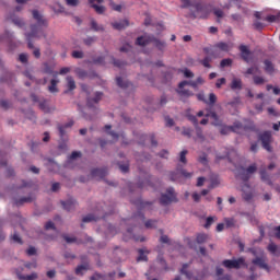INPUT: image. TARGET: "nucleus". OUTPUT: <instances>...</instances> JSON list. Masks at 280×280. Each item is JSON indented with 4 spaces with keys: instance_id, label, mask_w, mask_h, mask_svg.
I'll return each mask as SVG.
<instances>
[{
    "instance_id": "1",
    "label": "nucleus",
    "mask_w": 280,
    "mask_h": 280,
    "mask_svg": "<svg viewBox=\"0 0 280 280\" xmlns=\"http://www.w3.org/2000/svg\"><path fill=\"white\" fill-rule=\"evenodd\" d=\"M33 19L36 20V24L31 25V32L25 33L26 40H27V47L28 49L33 50V56L35 58H40V48H35L34 43H32V38H40V36H45V33L43 32V27H47L49 25V22L43 18V14L38 12V10L32 11Z\"/></svg>"
},
{
    "instance_id": "2",
    "label": "nucleus",
    "mask_w": 280,
    "mask_h": 280,
    "mask_svg": "<svg viewBox=\"0 0 280 280\" xmlns=\"http://www.w3.org/2000/svg\"><path fill=\"white\" fill-rule=\"evenodd\" d=\"M190 8V18L191 19H207L209 16V9L200 2H192Z\"/></svg>"
},
{
    "instance_id": "3",
    "label": "nucleus",
    "mask_w": 280,
    "mask_h": 280,
    "mask_svg": "<svg viewBox=\"0 0 280 280\" xmlns=\"http://www.w3.org/2000/svg\"><path fill=\"white\" fill-rule=\"evenodd\" d=\"M150 43H155V47L160 49V51L165 49V42H161L154 36H140L136 39V45H139L140 47H145V45H150Z\"/></svg>"
},
{
    "instance_id": "4",
    "label": "nucleus",
    "mask_w": 280,
    "mask_h": 280,
    "mask_svg": "<svg viewBox=\"0 0 280 280\" xmlns=\"http://www.w3.org/2000/svg\"><path fill=\"white\" fill-rule=\"evenodd\" d=\"M222 266L228 268V270H240V268H244V266H246V259L244 257H240L237 259H225L222 261Z\"/></svg>"
},
{
    "instance_id": "5",
    "label": "nucleus",
    "mask_w": 280,
    "mask_h": 280,
    "mask_svg": "<svg viewBox=\"0 0 280 280\" xmlns=\"http://www.w3.org/2000/svg\"><path fill=\"white\" fill-rule=\"evenodd\" d=\"M257 172V164H252L247 168H244L243 166L238 168L237 176L243 180L244 183H248L250 180V174H255Z\"/></svg>"
},
{
    "instance_id": "6",
    "label": "nucleus",
    "mask_w": 280,
    "mask_h": 280,
    "mask_svg": "<svg viewBox=\"0 0 280 280\" xmlns=\"http://www.w3.org/2000/svg\"><path fill=\"white\" fill-rule=\"evenodd\" d=\"M259 140L262 143V148L267 150V152H272V147L270 143H272V132L271 131H265L259 135Z\"/></svg>"
},
{
    "instance_id": "7",
    "label": "nucleus",
    "mask_w": 280,
    "mask_h": 280,
    "mask_svg": "<svg viewBox=\"0 0 280 280\" xmlns=\"http://www.w3.org/2000/svg\"><path fill=\"white\" fill-rule=\"evenodd\" d=\"M166 194H163L160 198V205H170V202H176V195L174 194V188L170 187L166 189Z\"/></svg>"
},
{
    "instance_id": "8",
    "label": "nucleus",
    "mask_w": 280,
    "mask_h": 280,
    "mask_svg": "<svg viewBox=\"0 0 280 280\" xmlns=\"http://www.w3.org/2000/svg\"><path fill=\"white\" fill-rule=\"evenodd\" d=\"M104 0H89V4L93 10H95L96 14H104L106 12V7L102 5Z\"/></svg>"
},
{
    "instance_id": "9",
    "label": "nucleus",
    "mask_w": 280,
    "mask_h": 280,
    "mask_svg": "<svg viewBox=\"0 0 280 280\" xmlns=\"http://www.w3.org/2000/svg\"><path fill=\"white\" fill-rule=\"evenodd\" d=\"M238 49L241 51L242 60H244V62H250V57L253 54L250 52V49H248V46L243 44L238 47Z\"/></svg>"
},
{
    "instance_id": "10",
    "label": "nucleus",
    "mask_w": 280,
    "mask_h": 280,
    "mask_svg": "<svg viewBox=\"0 0 280 280\" xmlns=\"http://www.w3.org/2000/svg\"><path fill=\"white\" fill-rule=\"evenodd\" d=\"M107 175H108V168H93L91 171L92 178L101 179V178H105V176Z\"/></svg>"
},
{
    "instance_id": "11",
    "label": "nucleus",
    "mask_w": 280,
    "mask_h": 280,
    "mask_svg": "<svg viewBox=\"0 0 280 280\" xmlns=\"http://www.w3.org/2000/svg\"><path fill=\"white\" fill-rule=\"evenodd\" d=\"M252 264H254V266H259L262 270H266L267 272H270V266L266 264V260H264V258L257 257L252 260Z\"/></svg>"
},
{
    "instance_id": "12",
    "label": "nucleus",
    "mask_w": 280,
    "mask_h": 280,
    "mask_svg": "<svg viewBox=\"0 0 280 280\" xmlns=\"http://www.w3.org/2000/svg\"><path fill=\"white\" fill-rule=\"evenodd\" d=\"M102 97H104V93L102 92H96L95 93V97L93 98H88V106L89 108H93V104H100V102L102 101Z\"/></svg>"
},
{
    "instance_id": "13",
    "label": "nucleus",
    "mask_w": 280,
    "mask_h": 280,
    "mask_svg": "<svg viewBox=\"0 0 280 280\" xmlns=\"http://www.w3.org/2000/svg\"><path fill=\"white\" fill-rule=\"evenodd\" d=\"M61 205L66 211H73L75 209V199L70 198L67 201H61Z\"/></svg>"
},
{
    "instance_id": "14",
    "label": "nucleus",
    "mask_w": 280,
    "mask_h": 280,
    "mask_svg": "<svg viewBox=\"0 0 280 280\" xmlns=\"http://www.w3.org/2000/svg\"><path fill=\"white\" fill-rule=\"evenodd\" d=\"M128 25H130V22L128 20H121L119 22L112 23V26L114 27V30H119V31L126 30Z\"/></svg>"
},
{
    "instance_id": "15",
    "label": "nucleus",
    "mask_w": 280,
    "mask_h": 280,
    "mask_svg": "<svg viewBox=\"0 0 280 280\" xmlns=\"http://www.w3.org/2000/svg\"><path fill=\"white\" fill-rule=\"evenodd\" d=\"M260 179L262 180V183H267V185H269L270 187H272V179H270V175L268 174V172L266 171V168H262L260 171Z\"/></svg>"
},
{
    "instance_id": "16",
    "label": "nucleus",
    "mask_w": 280,
    "mask_h": 280,
    "mask_svg": "<svg viewBox=\"0 0 280 280\" xmlns=\"http://www.w3.org/2000/svg\"><path fill=\"white\" fill-rule=\"evenodd\" d=\"M264 65H265L266 73H268L269 75H272V73H275V65L272 63V61H270L269 59H266L264 61Z\"/></svg>"
},
{
    "instance_id": "17",
    "label": "nucleus",
    "mask_w": 280,
    "mask_h": 280,
    "mask_svg": "<svg viewBox=\"0 0 280 280\" xmlns=\"http://www.w3.org/2000/svg\"><path fill=\"white\" fill-rule=\"evenodd\" d=\"M232 91H242V79L234 78L231 83Z\"/></svg>"
},
{
    "instance_id": "18",
    "label": "nucleus",
    "mask_w": 280,
    "mask_h": 280,
    "mask_svg": "<svg viewBox=\"0 0 280 280\" xmlns=\"http://www.w3.org/2000/svg\"><path fill=\"white\" fill-rule=\"evenodd\" d=\"M206 117H210V119L213 120V126H220V124H222V121L220 120V118L218 117V114H215V112H211L210 114H207Z\"/></svg>"
},
{
    "instance_id": "19",
    "label": "nucleus",
    "mask_w": 280,
    "mask_h": 280,
    "mask_svg": "<svg viewBox=\"0 0 280 280\" xmlns=\"http://www.w3.org/2000/svg\"><path fill=\"white\" fill-rule=\"evenodd\" d=\"M86 270H89V264L79 265L75 268V275H80L82 277Z\"/></svg>"
},
{
    "instance_id": "20",
    "label": "nucleus",
    "mask_w": 280,
    "mask_h": 280,
    "mask_svg": "<svg viewBox=\"0 0 280 280\" xmlns=\"http://www.w3.org/2000/svg\"><path fill=\"white\" fill-rule=\"evenodd\" d=\"M48 91L49 93H58V80L51 79Z\"/></svg>"
},
{
    "instance_id": "21",
    "label": "nucleus",
    "mask_w": 280,
    "mask_h": 280,
    "mask_svg": "<svg viewBox=\"0 0 280 280\" xmlns=\"http://www.w3.org/2000/svg\"><path fill=\"white\" fill-rule=\"evenodd\" d=\"M116 84L120 89H128L130 86V83L127 81H124L121 77L116 78Z\"/></svg>"
},
{
    "instance_id": "22",
    "label": "nucleus",
    "mask_w": 280,
    "mask_h": 280,
    "mask_svg": "<svg viewBox=\"0 0 280 280\" xmlns=\"http://www.w3.org/2000/svg\"><path fill=\"white\" fill-rule=\"evenodd\" d=\"M73 126V120H70L68 124L66 125H61L59 126V135L60 137H65V130H67V128H71Z\"/></svg>"
},
{
    "instance_id": "23",
    "label": "nucleus",
    "mask_w": 280,
    "mask_h": 280,
    "mask_svg": "<svg viewBox=\"0 0 280 280\" xmlns=\"http://www.w3.org/2000/svg\"><path fill=\"white\" fill-rule=\"evenodd\" d=\"M10 21H12V23H14V25H18V27H23L25 25V23L23 22L22 19L16 18L14 15H11L10 18H8Z\"/></svg>"
},
{
    "instance_id": "24",
    "label": "nucleus",
    "mask_w": 280,
    "mask_h": 280,
    "mask_svg": "<svg viewBox=\"0 0 280 280\" xmlns=\"http://www.w3.org/2000/svg\"><path fill=\"white\" fill-rule=\"evenodd\" d=\"M209 240V235L205 233H199L197 234L196 242L197 244H205Z\"/></svg>"
},
{
    "instance_id": "25",
    "label": "nucleus",
    "mask_w": 280,
    "mask_h": 280,
    "mask_svg": "<svg viewBox=\"0 0 280 280\" xmlns=\"http://www.w3.org/2000/svg\"><path fill=\"white\" fill-rule=\"evenodd\" d=\"M177 93L180 95V97H194V92L189 90L179 89Z\"/></svg>"
},
{
    "instance_id": "26",
    "label": "nucleus",
    "mask_w": 280,
    "mask_h": 280,
    "mask_svg": "<svg viewBox=\"0 0 280 280\" xmlns=\"http://www.w3.org/2000/svg\"><path fill=\"white\" fill-rule=\"evenodd\" d=\"M214 47L217 49H220L221 51H229L231 49V47L229 46V44L221 42L214 45Z\"/></svg>"
},
{
    "instance_id": "27",
    "label": "nucleus",
    "mask_w": 280,
    "mask_h": 280,
    "mask_svg": "<svg viewBox=\"0 0 280 280\" xmlns=\"http://www.w3.org/2000/svg\"><path fill=\"white\" fill-rule=\"evenodd\" d=\"M102 217H96L95 214H88L82 219V222H97Z\"/></svg>"
},
{
    "instance_id": "28",
    "label": "nucleus",
    "mask_w": 280,
    "mask_h": 280,
    "mask_svg": "<svg viewBox=\"0 0 280 280\" xmlns=\"http://www.w3.org/2000/svg\"><path fill=\"white\" fill-rule=\"evenodd\" d=\"M91 28H92L94 32H104V26L98 25L95 20H92V21H91Z\"/></svg>"
},
{
    "instance_id": "29",
    "label": "nucleus",
    "mask_w": 280,
    "mask_h": 280,
    "mask_svg": "<svg viewBox=\"0 0 280 280\" xmlns=\"http://www.w3.org/2000/svg\"><path fill=\"white\" fill-rule=\"evenodd\" d=\"M32 200H34V198L32 197H23L19 200L14 201V205H16V207H21V205H23L24 202H32Z\"/></svg>"
},
{
    "instance_id": "30",
    "label": "nucleus",
    "mask_w": 280,
    "mask_h": 280,
    "mask_svg": "<svg viewBox=\"0 0 280 280\" xmlns=\"http://www.w3.org/2000/svg\"><path fill=\"white\" fill-rule=\"evenodd\" d=\"M253 81H254V84H256V86H259L261 84H266V79H264V77L254 75Z\"/></svg>"
},
{
    "instance_id": "31",
    "label": "nucleus",
    "mask_w": 280,
    "mask_h": 280,
    "mask_svg": "<svg viewBox=\"0 0 280 280\" xmlns=\"http://www.w3.org/2000/svg\"><path fill=\"white\" fill-rule=\"evenodd\" d=\"M67 86L69 91H74L75 89V80H73V77H67Z\"/></svg>"
},
{
    "instance_id": "32",
    "label": "nucleus",
    "mask_w": 280,
    "mask_h": 280,
    "mask_svg": "<svg viewBox=\"0 0 280 280\" xmlns=\"http://www.w3.org/2000/svg\"><path fill=\"white\" fill-rule=\"evenodd\" d=\"M158 220H148L144 223L145 229H156Z\"/></svg>"
},
{
    "instance_id": "33",
    "label": "nucleus",
    "mask_w": 280,
    "mask_h": 280,
    "mask_svg": "<svg viewBox=\"0 0 280 280\" xmlns=\"http://www.w3.org/2000/svg\"><path fill=\"white\" fill-rule=\"evenodd\" d=\"M19 279L20 280H34V279H38V275L37 273H32V275H28V276H22L20 275L19 276Z\"/></svg>"
},
{
    "instance_id": "34",
    "label": "nucleus",
    "mask_w": 280,
    "mask_h": 280,
    "mask_svg": "<svg viewBox=\"0 0 280 280\" xmlns=\"http://www.w3.org/2000/svg\"><path fill=\"white\" fill-rule=\"evenodd\" d=\"M187 153H188L187 150H183L179 153V161H180V163H184V165H187Z\"/></svg>"
},
{
    "instance_id": "35",
    "label": "nucleus",
    "mask_w": 280,
    "mask_h": 280,
    "mask_svg": "<svg viewBox=\"0 0 280 280\" xmlns=\"http://www.w3.org/2000/svg\"><path fill=\"white\" fill-rule=\"evenodd\" d=\"M109 7L112 8V10H114L115 12H121V4H117L115 3V1L109 0Z\"/></svg>"
},
{
    "instance_id": "36",
    "label": "nucleus",
    "mask_w": 280,
    "mask_h": 280,
    "mask_svg": "<svg viewBox=\"0 0 280 280\" xmlns=\"http://www.w3.org/2000/svg\"><path fill=\"white\" fill-rule=\"evenodd\" d=\"M220 185V179L218 176L211 178V184L209 186V189H215Z\"/></svg>"
},
{
    "instance_id": "37",
    "label": "nucleus",
    "mask_w": 280,
    "mask_h": 280,
    "mask_svg": "<svg viewBox=\"0 0 280 280\" xmlns=\"http://www.w3.org/2000/svg\"><path fill=\"white\" fill-rule=\"evenodd\" d=\"M279 247L277 246V244L275 243H270L267 247V250H269V253H271V255H277V249Z\"/></svg>"
},
{
    "instance_id": "38",
    "label": "nucleus",
    "mask_w": 280,
    "mask_h": 280,
    "mask_svg": "<svg viewBox=\"0 0 280 280\" xmlns=\"http://www.w3.org/2000/svg\"><path fill=\"white\" fill-rule=\"evenodd\" d=\"M178 174H180V176H184V178H191V176H194V173H188L186 170L183 168H177Z\"/></svg>"
},
{
    "instance_id": "39",
    "label": "nucleus",
    "mask_w": 280,
    "mask_h": 280,
    "mask_svg": "<svg viewBox=\"0 0 280 280\" xmlns=\"http://www.w3.org/2000/svg\"><path fill=\"white\" fill-rule=\"evenodd\" d=\"M259 72V68L250 67L246 70L245 75H255V73Z\"/></svg>"
},
{
    "instance_id": "40",
    "label": "nucleus",
    "mask_w": 280,
    "mask_h": 280,
    "mask_svg": "<svg viewBox=\"0 0 280 280\" xmlns=\"http://www.w3.org/2000/svg\"><path fill=\"white\" fill-rule=\"evenodd\" d=\"M201 65L206 67V69H211V58L206 57L201 60Z\"/></svg>"
},
{
    "instance_id": "41",
    "label": "nucleus",
    "mask_w": 280,
    "mask_h": 280,
    "mask_svg": "<svg viewBox=\"0 0 280 280\" xmlns=\"http://www.w3.org/2000/svg\"><path fill=\"white\" fill-rule=\"evenodd\" d=\"M231 65H233L232 59H222L221 62H220V67L222 69H224V67H231Z\"/></svg>"
},
{
    "instance_id": "42",
    "label": "nucleus",
    "mask_w": 280,
    "mask_h": 280,
    "mask_svg": "<svg viewBox=\"0 0 280 280\" xmlns=\"http://www.w3.org/2000/svg\"><path fill=\"white\" fill-rule=\"evenodd\" d=\"M62 237H63L65 242H67V244H75V242H78V238L70 237L67 234H63Z\"/></svg>"
},
{
    "instance_id": "43",
    "label": "nucleus",
    "mask_w": 280,
    "mask_h": 280,
    "mask_svg": "<svg viewBox=\"0 0 280 280\" xmlns=\"http://www.w3.org/2000/svg\"><path fill=\"white\" fill-rule=\"evenodd\" d=\"M279 16L280 15H268L267 18H265V21H267L268 23H277L279 21Z\"/></svg>"
},
{
    "instance_id": "44",
    "label": "nucleus",
    "mask_w": 280,
    "mask_h": 280,
    "mask_svg": "<svg viewBox=\"0 0 280 280\" xmlns=\"http://www.w3.org/2000/svg\"><path fill=\"white\" fill-rule=\"evenodd\" d=\"M11 240L15 244H23V240L21 238V236H19L18 233H14L13 235H11Z\"/></svg>"
},
{
    "instance_id": "45",
    "label": "nucleus",
    "mask_w": 280,
    "mask_h": 280,
    "mask_svg": "<svg viewBox=\"0 0 280 280\" xmlns=\"http://www.w3.org/2000/svg\"><path fill=\"white\" fill-rule=\"evenodd\" d=\"M80 156H82L80 151H73L69 156V161H75V159H80Z\"/></svg>"
},
{
    "instance_id": "46",
    "label": "nucleus",
    "mask_w": 280,
    "mask_h": 280,
    "mask_svg": "<svg viewBox=\"0 0 280 280\" xmlns=\"http://www.w3.org/2000/svg\"><path fill=\"white\" fill-rule=\"evenodd\" d=\"M139 257L137 258V261H148V256L143 253V249H139Z\"/></svg>"
},
{
    "instance_id": "47",
    "label": "nucleus",
    "mask_w": 280,
    "mask_h": 280,
    "mask_svg": "<svg viewBox=\"0 0 280 280\" xmlns=\"http://www.w3.org/2000/svg\"><path fill=\"white\" fill-rule=\"evenodd\" d=\"M72 58L82 59L84 58V52L82 50L72 51Z\"/></svg>"
},
{
    "instance_id": "48",
    "label": "nucleus",
    "mask_w": 280,
    "mask_h": 280,
    "mask_svg": "<svg viewBox=\"0 0 280 280\" xmlns=\"http://www.w3.org/2000/svg\"><path fill=\"white\" fill-rule=\"evenodd\" d=\"M213 14L214 16H217V19H222L224 16V11H222V9H213Z\"/></svg>"
},
{
    "instance_id": "49",
    "label": "nucleus",
    "mask_w": 280,
    "mask_h": 280,
    "mask_svg": "<svg viewBox=\"0 0 280 280\" xmlns=\"http://www.w3.org/2000/svg\"><path fill=\"white\" fill-rule=\"evenodd\" d=\"M215 102H218V96H215L214 93H210L209 94V101L207 104H210L211 106H213V104H215Z\"/></svg>"
},
{
    "instance_id": "50",
    "label": "nucleus",
    "mask_w": 280,
    "mask_h": 280,
    "mask_svg": "<svg viewBox=\"0 0 280 280\" xmlns=\"http://www.w3.org/2000/svg\"><path fill=\"white\" fill-rule=\"evenodd\" d=\"M133 205H138L142 209H145V207H148V205H152V202H145L141 199H138L137 201L133 202Z\"/></svg>"
},
{
    "instance_id": "51",
    "label": "nucleus",
    "mask_w": 280,
    "mask_h": 280,
    "mask_svg": "<svg viewBox=\"0 0 280 280\" xmlns=\"http://www.w3.org/2000/svg\"><path fill=\"white\" fill-rule=\"evenodd\" d=\"M242 122L237 121L234 122V125L232 127H230V129L232 130V132H237V130H242Z\"/></svg>"
},
{
    "instance_id": "52",
    "label": "nucleus",
    "mask_w": 280,
    "mask_h": 280,
    "mask_svg": "<svg viewBox=\"0 0 280 280\" xmlns=\"http://www.w3.org/2000/svg\"><path fill=\"white\" fill-rule=\"evenodd\" d=\"M67 5L70 8H78L80 0H66Z\"/></svg>"
},
{
    "instance_id": "53",
    "label": "nucleus",
    "mask_w": 280,
    "mask_h": 280,
    "mask_svg": "<svg viewBox=\"0 0 280 280\" xmlns=\"http://www.w3.org/2000/svg\"><path fill=\"white\" fill-rule=\"evenodd\" d=\"M77 75L81 79L84 80V78H88L89 73L85 70L79 69L77 71Z\"/></svg>"
},
{
    "instance_id": "54",
    "label": "nucleus",
    "mask_w": 280,
    "mask_h": 280,
    "mask_svg": "<svg viewBox=\"0 0 280 280\" xmlns=\"http://www.w3.org/2000/svg\"><path fill=\"white\" fill-rule=\"evenodd\" d=\"M182 73H184L185 78H194V72L191 70L185 68L184 70H180Z\"/></svg>"
},
{
    "instance_id": "55",
    "label": "nucleus",
    "mask_w": 280,
    "mask_h": 280,
    "mask_svg": "<svg viewBox=\"0 0 280 280\" xmlns=\"http://www.w3.org/2000/svg\"><path fill=\"white\" fill-rule=\"evenodd\" d=\"M119 170H120V172H122V174H127V172H129V170H130V165L129 164H119Z\"/></svg>"
},
{
    "instance_id": "56",
    "label": "nucleus",
    "mask_w": 280,
    "mask_h": 280,
    "mask_svg": "<svg viewBox=\"0 0 280 280\" xmlns=\"http://www.w3.org/2000/svg\"><path fill=\"white\" fill-rule=\"evenodd\" d=\"M226 84V79L225 78H221L217 80L215 86L217 89H222V85Z\"/></svg>"
},
{
    "instance_id": "57",
    "label": "nucleus",
    "mask_w": 280,
    "mask_h": 280,
    "mask_svg": "<svg viewBox=\"0 0 280 280\" xmlns=\"http://www.w3.org/2000/svg\"><path fill=\"white\" fill-rule=\"evenodd\" d=\"M213 222H214L213 217H208L206 220L205 229H210L211 224H213Z\"/></svg>"
},
{
    "instance_id": "58",
    "label": "nucleus",
    "mask_w": 280,
    "mask_h": 280,
    "mask_svg": "<svg viewBox=\"0 0 280 280\" xmlns=\"http://www.w3.org/2000/svg\"><path fill=\"white\" fill-rule=\"evenodd\" d=\"M254 27H255V30H258V32H261V30H264L265 25H264V23L256 21V22H254Z\"/></svg>"
},
{
    "instance_id": "59",
    "label": "nucleus",
    "mask_w": 280,
    "mask_h": 280,
    "mask_svg": "<svg viewBox=\"0 0 280 280\" xmlns=\"http://www.w3.org/2000/svg\"><path fill=\"white\" fill-rule=\"evenodd\" d=\"M225 226L228 229H231V228L235 226V220H233V219H225Z\"/></svg>"
},
{
    "instance_id": "60",
    "label": "nucleus",
    "mask_w": 280,
    "mask_h": 280,
    "mask_svg": "<svg viewBox=\"0 0 280 280\" xmlns=\"http://www.w3.org/2000/svg\"><path fill=\"white\" fill-rule=\"evenodd\" d=\"M26 255H28L30 257L36 255V247L31 246L30 248L26 249Z\"/></svg>"
},
{
    "instance_id": "61",
    "label": "nucleus",
    "mask_w": 280,
    "mask_h": 280,
    "mask_svg": "<svg viewBox=\"0 0 280 280\" xmlns=\"http://www.w3.org/2000/svg\"><path fill=\"white\" fill-rule=\"evenodd\" d=\"M182 2V8H191V4L194 2H191V0H180Z\"/></svg>"
},
{
    "instance_id": "62",
    "label": "nucleus",
    "mask_w": 280,
    "mask_h": 280,
    "mask_svg": "<svg viewBox=\"0 0 280 280\" xmlns=\"http://www.w3.org/2000/svg\"><path fill=\"white\" fill-rule=\"evenodd\" d=\"M94 65H104V57L100 56L95 59H93Z\"/></svg>"
},
{
    "instance_id": "63",
    "label": "nucleus",
    "mask_w": 280,
    "mask_h": 280,
    "mask_svg": "<svg viewBox=\"0 0 280 280\" xmlns=\"http://www.w3.org/2000/svg\"><path fill=\"white\" fill-rule=\"evenodd\" d=\"M19 60L20 62H23V65L27 63V54H21Z\"/></svg>"
},
{
    "instance_id": "64",
    "label": "nucleus",
    "mask_w": 280,
    "mask_h": 280,
    "mask_svg": "<svg viewBox=\"0 0 280 280\" xmlns=\"http://www.w3.org/2000/svg\"><path fill=\"white\" fill-rule=\"evenodd\" d=\"M273 232H275V236L277 237V240H280V225L276 226L273 229Z\"/></svg>"
}]
</instances>
